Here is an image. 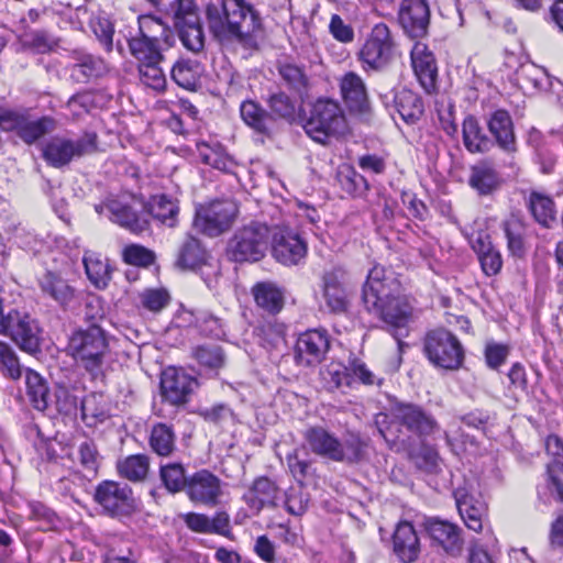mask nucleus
Segmentation results:
<instances>
[{
	"instance_id": "nucleus-1",
	"label": "nucleus",
	"mask_w": 563,
	"mask_h": 563,
	"mask_svg": "<svg viewBox=\"0 0 563 563\" xmlns=\"http://www.w3.org/2000/svg\"><path fill=\"white\" fill-rule=\"evenodd\" d=\"M394 286L395 280L386 277L384 267L374 266L363 288V300L366 309L387 325L401 351L406 345L401 338L408 334L412 307L405 297L393 295Z\"/></svg>"
},
{
	"instance_id": "nucleus-2",
	"label": "nucleus",
	"mask_w": 563,
	"mask_h": 563,
	"mask_svg": "<svg viewBox=\"0 0 563 563\" xmlns=\"http://www.w3.org/2000/svg\"><path fill=\"white\" fill-rule=\"evenodd\" d=\"M206 14L216 35L229 34L247 49L257 47L255 33L261 30V18L245 0H221L209 4Z\"/></svg>"
},
{
	"instance_id": "nucleus-3",
	"label": "nucleus",
	"mask_w": 563,
	"mask_h": 563,
	"mask_svg": "<svg viewBox=\"0 0 563 563\" xmlns=\"http://www.w3.org/2000/svg\"><path fill=\"white\" fill-rule=\"evenodd\" d=\"M139 29L128 38L131 56L136 64L163 62V52L169 46L172 32L161 19L152 14L139 16Z\"/></svg>"
},
{
	"instance_id": "nucleus-4",
	"label": "nucleus",
	"mask_w": 563,
	"mask_h": 563,
	"mask_svg": "<svg viewBox=\"0 0 563 563\" xmlns=\"http://www.w3.org/2000/svg\"><path fill=\"white\" fill-rule=\"evenodd\" d=\"M302 126L309 137L325 145L331 139L346 133L347 121L336 100L319 98L311 103Z\"/></svg>"
},
{
	"instance_id": "nucleus-5",
	"label": "nucleus",
	"mask_w": 563,
	"mask_h": 563,
	"mask_svg": "<svg viewBox=\"0 0 563 563\" xmlns=\"http://www.w3.org/2000/svg\"><path fill=\"white\" fill-rule=\"evenodd\" d=\"M68 351L79 366L98 376L109 353L106 332L99 325L79 329L71 334Z\"/></svg>"
},
{
	"instance_id": "nucleus-6",
	"label": "nucleus",
	"mask_w": 563,
	"mask_h": 563,
	"mask_svg": "<svg viewBox=\"0 0 563 563\" xmlns=\"http://www.w3.org/2000/svg\"><path fill=\"white\" fill-rule=\"evenodd\" d=\"M269 238L271 231L265 223L252 221L235 230L228 241L225 254L235 263L258 262L268 250Z\"/></svg>"
},
{
	"instance_id": "nucleus-7",
	"label": "nucleus",
	"mask_w": 563,
	"mask_h": 563,
	"mask_svg": "<svg viewBox=\"0 0 563 563\" xmlns=\"http://www.w3.org/2000/svg\"><path fill=\"white\" fill-rule=\"evenodd\" d=\"M321 309L327 313L343 316L350 312L354 289L347 271L342 266H333L324 271L320 277Z\"/></svg>"
},
{
	"instance_id": "nucleus-8",
	"label": "nucleus",
	"mask_w": 563,
	"mask_h": 563,
	"mask_svg": "<svg viewBox=\"0 0 563 563\" xmlns=\"http://www.w3.org/2000/svg\"><path fill=\"white\" fill-rule=\"evenodd\" d=\"M303 438L312 453L334 462L353 463L362 455L363 443L357 437L341 442L325 429L312 427L306 430Z\"/></svg>"
},
{
	"instance_id": "nucleus-9",
	"label": "nucleus",
	"mask_w": 563,
	"mask_h": 563,
	"mask_svg": "<svg viewBox=\"0 0 563 563\" xmlns=\"http://www.w3.org/2000/svg\"><path fill=\"white\" fill-rule=\"evenodd\" d=\"M97 150L98 135L95 132H86L78 140L54 136L43 146L42 152L48 165L60 168L74 158L90 155Z\"/></svg>"
},
{
	"instance_id": "nucleus-10",
	"label": "nucleus",
	"mask_w": 563,
	"mask_h": 563,
	"mask_svg": "<svg viewBox=\"0 0 563 563\" xmlns=\"http://www.w3.org/2000/svg\"><path fill=\"white\" fill-rule=\"evenodd\" d=\"M0 128L15 131L18 136L27 144H33L56 129L52 117H34L29 112H18L0 108Z\"/></svg>"
},
{
	"instance_id": "nucleus-11",
	"label": "nucleus",
	"mask_w": 563,
	"mask_h": 563,
	"mask_svg": "<svg viewBox=\"0 0 563 563\" xmlns=\"http://www.w3.org/2000/svg\"><path fill=\"white\" fill-rule=\"evenodd\" d=\"M424 352L432 364L444 369H457L464 358L460 341L444 329L430 331L426 335Z\"/></svg>"
},
{
	"instance_id": "nucleus-12",
	"label": "nucleus",
	"mask_w": 563,
	"mask_h": 563,
	"mask_svg": "<svg viewBox=\"0 0 563 563\" xmlns=\"http://www.w3.org/2000/svg\"><path fill=\"white\" fill-rule=\"evenodd\" d=\"M238 214L231 200H216L196 209L195 228L209 236H218L230 229Z\"/></svg>"
},
{
	"instance_id": "nucleus-13",
	"label": "nucleus",
	"mask_w": 563,
	"mask_h": 563,
	"mask_svg": "<svg viewBox=\"0 0 563 563\" xmlns=\"http://www.w3.org/2000/svg\"><path fill=\"white\" fill-rule=\"evenodd\" d=\"M393 54L394 41L390 31L386 24L378 23L361 47L358 59L365 69L380 70L389 64Z\"/></svg>"
},
{
	"instance_id": "nucleus-14",
	"label": "nucleus",
	"mask_w": 563,
	"mask_h": 563,
	"mask_svg": "<svg viewBox=\"0 0 563 563\" xmlns=\"http://www.w3.org/2000/svg\"><path fill=\"white\" fill-rule=\"evenodd\" d=\"M95 500L111 517L131 515L136 508L131 487L114 481L101 482L96 487Z\"/></svg>"
},
{
	"instance_id": "nucleus-15",
	"label": "nucleus",
	"mask_w": 563,
	"mask_h": 563,
	"mask_svg": "<svg viewBox=\"0 0 563 563\" xmlns=\"http://www.w3.org/2000/svg\"><path fill=\"white\" fill-rule=\"evenodd\" d=\"M306 240L295 230L280 227L272 235V255L285 266L299 265L307 256Z\"/></svg>"
},
{
	"instance_id": "nucleus-16",
	"label": "nucleus",
	"mask_w": 563,
	"mask_h": 563,
	"mask_svg": "<svg viewBox=\"0 0 563 563\" xmlns=\"http://www.w3.org/2000/svg\"><path fill=\"white\" fill-rule=\"evenodd\" d=\"M4 334L9 335L21 350L33 354L40 349V328L29 313L11 310L5 314Z\"/></svg>"
},
{
	"instance_id": "nucleus-17",
	"label": "nucleus",
	"mask_w": 563,
	"mask_h": 563,
	"mask_svg": "<svg viewBox=\"0 0 563 563\" xmlns=\"http://www.w3.org/2000/svg\"><path fill=\"white\" fill-rule=\"evenodd\" d=\"M223 482L208 470H200L188 477L186 494L196 504L216 507L223 496Z\"/></svg>"
},
{
	"instance_id": "nucleus-18",
	"label": "nucleus",
	"mask_w": 563,
	"mask_h": 563,
	"mask_svg": "<svg viewBox=\"0 0 563 563\" xmlns=\"http://www.w3.org/2000/svg\"><path fill=\"white\" fill-rule=\"evenodd\" d=\"M397 421L419 437H427L439 429L435 419L413 404H397L393 408Z\"/></svg>"
},
{
	"instance_id": "nucleus-19",
	"label": "nucleus",
	"mask_w": 563,
	"mask_h": 563,
	"mask_svg": "<svg viewBox=\"0 0 563 563\" xmlns=\"http://www.w3.org/2000/svg\"><path fill=\"white\" fill-rule=\"evenodd\" d=\"M399 23L411 37L427 34L430 10L426 0H404L399 8Z\"/></svg>"
},
{
	"instance_id": "nucleus-20",
	"label": "nucleus",
	"mask_w": 563,
	"mask_h": 563,
	"mask_svg": "<svg viewBox=\"0 0 563 563\" xmlns=\"http://www.w3.org/2000/svg\"><path fill=\"white\" fill-rule=\"evenodd\" d=\"M413 73L428 93L437 89L438 67L433 53L421 42H417L410 53Z\"/></svg>"
},
{
	"instance_id": "nucleus-21",
	"label": "nucleus",
	"mask_w": 563,
	"mask_h": 563,
	"mask_svg": "<svg viewBox=\"0 0 563 563\" xmlns=\"http://www.w3.org/2000/svg\"><path fill=\"white\" fill-rule=\"evenodd\" d=\"M195 384L196 380L180 368L167 367L162 373V395L172 405L185 404Z\"/></svg>"
},
{
	"instance_id": "nucleus-22",
	"label": "nucleus",
	"mask_w": 563,
	"mask_h": 563,
	"mask_svg": "<svg viewBox=\"0 0 563 563\" xmlns=\"http://www.w3.org/2000/svg\"><path fill=\"white\" fill-rule=\"evenodd\" d=\"M329 346V338L324 330H309L302 333L296 344L298 363L302 365L320 363Z\"/></svg>"
},
{
	"instance_id": "nucleus-23",
	"label": "nucleus",
	"mask_w": 563,
	"mask_h": 563,
	"mask_svg": "<svg viewBox=\"0 0 563 563\" xmlns=\"http://www.w3.org/2000/svg\"><path fill=\"white\" fill-rule=\"evenodd\" d=\"M421 552L420 540L412 523L401 521L393 534V553L401 563H413Z\"/></svg>"
},
{
	"instance_id": "nucleus-24",
	"label": "nucleus",
	"mask_w": 563,
	"mask_h": 563,
	"mask_svg": "<svg viewBox=\"0 0 563 563\" xmlns=\"http://www.w3.org/2000/svg\"><path fill=\"white\" fill-rule=\"evenodd\" d=\"M487 126L499 148L508 154L517 152L515 126L508 111H494L487 120Z\"/></svg>"
},
{
	"instance_id": "nucleus-25",
	"label": "nucleus",
	"mask_w": 563,
	"mask_h": 563,
	"mask_svg": "<svg viewBox=\"0 0 563 563\" xmlns=\"http://www.w3.org/2000/svg\"><path fill=\"white\" fill-rule=\"evenodd\" d=\"M430 538L437 542L446 553L457 555L463 548L461 530L457 526L440 519H430L426 526Z\"/></svg>"
},
{
	"instance_id": "nucleus-26",
	"label": "nucleus",
	"mask_w": 563,
	"mask_h": 563,
	"mask_svg": "<svg viewBox=\"0 0 563 563\" xmlns=\"http://www.w3.org/2000/svg\"><path fill=\"white\" fill-rule=\"evenodd\" d=\"M454 497L465 526L475 532H481L486 516L485 504L468 494L464 488H457L454 492Z\"/></svg>"
},
{
	"instance_id": "nucleus-27",
	"label": "nucleus",
	"mask_w": 563,
	"mask_h": 563,
	"mask_svg": "<svg viewBox=\"0 0 563 563\" xmlns=\"http://www.w3.org/2000/svg\"><path fill=\"white\" fill-rule=\"evenodd\" d=\"M341 95L349 109L364 113L368 110L369 100L364 80L357 74L346 73L340 81Z\"/></svg>"
},
{
	"instance_id": "nucleus-28",
	"label": "nucleus",
	"mask_w": 563,
	"mask_h": 563,
	"mask_svg": "<svg viewBox=\"0 0 563 563\" xmlns=\"http://www.w3.org/2000/svg\"><path fill=\"white\" fill-rule=\"evenodd\" d=\"M70 78L77 84H88L106 76L109 71L107 63L90 54H80L68 67Z\"/></svg>"
},
{
	"instance_id": "nucleus-29",
	"label": "nucleus",
	"mask_w": 563,
	"mask_h": 563,
	"mask_svg": "<svg viewBox=\"0 0 563 563\" xmlns=\"http://www.w3.org/2000/svg\"><path fill=\"white\" fill-rule=\"evenodd\" d=\"M277 498V486L265 476L256 478L243 496L245 504L254 514H258L265 507L276 506Z\"/></svg>"
},
{
	"instance_id": "nucleus-30",
	"label": "nucleus",
	"mask_w": 563,
	"mask_h": 563,
	"mask_svg": "<svg viewBox=\"0 0 563 563\" xmlns=\"http://www.w3.org/2000/svg\"><path fill=\"white\" fill-rule=\"evenodd\" d=\"M174 24L178 29L183 44L188 49L199 52L203 48V31L195 8L176 20Z\"/></svg>"
},
{
	"instance_id": "nucleus-31",
	"label": "nucleus",
	"mask_w": 563,
	"mask_h": 563,
	"mask_svg": "<svg viewBox=\"0 0 563 563\" xmlns=\"http://www.w3.org/2000/svg\"><path fill=\"white\" fill-rule=\"evenodd\" d=\"M95 210L99 214H103L108 211L111 221L132 232H141L145 228L137 214L129 206L119 200L111 199L107 202L96 205Z\"/></svg>"
},
{
	"instance_id": "nucleus-32",
	"label": "nucleus",
	"mask_w": 563,
	"mask_h": 563,
	"mask_svg": "<svg viewBox=\"0 0 563 563\" xmlns=\"http://www.w3.org/2000/svg\"><path fill=\"white\" fill-rule=\"evenodd\" d=\"M547 453L551 456L548 474L560 499L563 501V442L556 435H549L545 441Z\"/></svg>"
},
{
	"instance_id": "nucleus-33",
	"label": "nucleus",
	"mask_w": 563,
	"mask_h": 563,
	"mask_svg": "<svg viewBox=\"0 0 563 563\" xmlns=\"http://www.w3.org/2000/svg\"><path fill=\"white\" fill-rule=\"evenodd\" d=\"M252 294L256 305L263 310L276 314L283 309L284 294L275 284L269 282L257 283L253 286Z\"/></svg>"
},
{
	"instance_id": "nucleus-34",
	"label": "nucleus",
	"mask_w": 563,
	"mask_h": 563,
	"mask_svg": "<svg viewBox=\"0 0 563 563\" xmlns=\"http://www.w3.org/2000/svg\"><path fill=\"white\" fill-rule=\"evenodd\" d=\"M41 290L60 306L68 305L74 298V289L59 275L46 272L38 280Z\"/></svg>"
},
{
	"instance_id": "nucleus-35",
	"label": "nucleus",
	"mask_w": 563,
	"mask_h": 563,
	"mask_svg": "<svg viewBox=\"0 0 563 563\" xmlns=\"http://www.w3.org/2000/svg\"><path fill=\"white\" fill-rule=\"evenodd\" d=\"M503 230L507 239V247L511 255L521 257L525 254L526 224L519 213H511L504 222Z\"/></svg>"
},
{
	"instance_id": "nucleus-36",
	"label": "nucleus",
	"mask_w": 563,
	"mask_h": 563,
	"mask_svg": "<svg viewBox=\"0 0 563 563\" xmlns=\"http://www.w3.org/2000/svg\"><path fill=\"white\" fill-rule=\"evenodd\" d=\"M468 184L479 195H490L500 186V178L490 165L479 163L472 167Z\"/></svg>"
},
{
	"instance_id": "nucleus-37",
	"label": "nucleus",
	"mask_w": 563,
	"mask_h": 563,
	"mask_svg": "<svg viewBox=\"0 0 563 563\" xmlns=\"http://www.w3.org/2000/svg\"><path fill=\"white\" fill-rule=\"evenodd\" d=\"M527 206L533 219L540 225L551 228L555 222V206L549 196L532 191L528 197Z\"/></svg>"
},
{
	"instance_id": "nucleus-38",
	"label": "nucleus",
	"mask_w": 563,
	"mask_h": 563,
	"mask_svg": "<svg viewBox=\"0 0 563 563\" xmlns=\"http://www.w3.org/2000/svg\"><path fill=\"white\" fill-rule=\"evenodd\" d=\"M148 212L162 224L174 228L177 224L179 207L176 200L166 195L153 196L148 202Z\"/></svg>"
},
{
	"instance_id": "nucleus-39",
	"label": "nucleus",
	"mask_w": 563,
	"mask_h": 563,
	"mask_svg": "<svg viewBox=\"0 0 563 563\" xmlns=\"http://www.w3.org/2000/svg\"><path fill=\"white\" fill-rule=\"evenodd\" d=\"M463 142L471 153H483L489 150L492 142L484 133L476 118L468 115L463 121Z\"/></svg>"
},
{
	"instance_id": "nucleus-40",
	"label": "nucleus",
	"mask_w": 563,
	"mask_h": 563,
	"mask_svg": "<svg viewBox=\"0 0 563 563\" xmlns=\"http://www.w3.org/2000/svg\"><path fill=\"white\" fill-rule=\"evenodd\" d=\"M242 120L258 133L267 134L271 129L272 115L257 102L246 100L241 103Z\"/></svg>"
},
{
	"instance_id": "nucleus-41",
	"label": "nucleus",
	"mask_w": 563,
	"mask_h": 563,
	"mask_svg": "<svg viewBox=\"0 0 563 563\" xmlns=\"http://www.w3.org/2000/svg\"><path fill=\"white\" fill-rule=\"evenodd\" d=\"M517 80L522 89L529 91H543L550 87L547 70L534 64L522 65L517 71Z\"/></svg>"
},
{
	"instance_id": "nucleus-42",
	"label": "nucleus",
	"mask_w": 563,
	"mask_h": 563,
	"mask_svg": "<svg viewBox=\"0 0 563 563\" xmlns=\"http://www.w3.org/2000/svg\"><path fill=\"white\" fill-rule=\"evenodd\" d=\"M86 274L97 288H106L110 280L109 264L100 254L87 251L82 258Z\"/></svg>"
},
{
	"instance_id": "nucleus-43",
	"label": "nucleus",
	"mask_w": 563,
	"mask_h": 563,
	"mask_svg": "<svg viewBox=\"0 0 563 563\" xmlns=\"http://www.w3.org/2000/svg\"><path fill=\"white\" fill-rule=\"evenodd\" d=\"M26 394L35 409L44 411L48 406L49 393L45 379L32 369L25 371Z\"/></svg>"
},
{
	"instance_id": "nucleus-44",
	"label": "nucleus",
	"mask_w": 563,
	"mask_h": 563,
	"mask_svg": "<svg viewBox=\"0 0 563 563\" xmlns=\"http://www.w3.org/2000/svg\"><path fill=\"white\" fill-rule=\"evenodd\" d=\"M398 113L407 123L416 122L423 113L421 98L411 90L402 89L395 97Z\"/></svg>"
},
{
	"instance_id": "nucleus-45",
	"label": "nucleus",
	"mask_w": 563,
	"mask_h": 563,
	"mask_svg": "<svg viewBox=\"0 0 563 563\" xmlns=\"http://www.w3.org/2000/svg\"><path fill=\"white\" fill-rule=\"evenodd\" d=\"M200 74V64L192 60H179L172 68L173 80L187 90H195L198 87Z\"/></svg>"
},
{
	"instance_id": "nucleus-46",
	"label": "nucleus",
	"mask_w": 563,
	"mask_h": 563,
	"mask_svg": "<svg viewBox=\"0 0 563 563\" xmlns=\"http://www.w3.org/2000/svg\"><path fill=\"white\" fill-rule=\"evenodd\" d=\"M175 433L165 423H157L152 428L150 446L159 456H169L175 450Z\"/></svg>"
},
{
	"instance_id": "nucleus-47",
	"label": "nucleus",
	"mask_w": 563,
	"mask_h": 563,
	"mask_svg": "<svg viewBox=\"0 0 563 563\" xmlns=\"http://www.w3.org/2000/svg\"><path fill=\"white\" fill-rule=\"evenodd\" d=\"M150 468V460L146 455L135 454L125 457L118 463L120 475L131 482L143 481Z\"/></svg>"
},
{
	"instance_id": "nucleus-48",
	"label": "nucleus",
	"mask_w": 563,
	"mask_h": 563,
	"mask_svg": "<svg viewBox=\"0 0 563 563\" xmlns=\"http://www.w3.org/2000/svg\"><path fill=\"white\" fill-rule=\"evenodd\" d=\"M206 251L196 239L187 240L180 249L177 266L183 269H195L206 262Z\"/></svg>"
},
{
	"instance_id": "nucleus-49",
	"label": "nucleus",
	"mask_w": 563,
	"mask_h": 563,
	"mask_svg": "<svg viewBox=\"0 0 563 563\" xmlns=\"http://www.w3.org/2000/svg\"><path fill=\"white\" fill-rule=\"evenodd\" d=\"M161 479L165 488L170 493L187 490L188 477L185 475V468L180 463H168L161 466Z\"/></svg>"
},
{
	"instance_id": "nucleus-50",
	"label": "nucleus",
	"mask_w": 563,
	"mask_h": 563,
	"mask_svg": "<svg viewBox=\"0 0 563 563\" xmlns=\"http://www.w3.org/2000/svg\"><path fill=\"white\" fill-rule=\"evenodd\" d=\"M142 308L157 313L165 309L170 302V294L166 288H145L139 294Z\"/></svg>"
},
{
	"instance_id": "nucleus-51",
	"label": "nucleus",
	"mask_w": 563,
	"mask_h": 563,
	"mask_svg": "<svg viewBox=\"0 0 563 563\" xmlns=\"http://www.w3.org/2000/svg\"><path fill=\"white\" fill-rule=\"evenodd\" d=\"M322 382L327 389L335 390L343 386L351 387L347 365L330 363L321 371Z\"/></svg>"
},
{
	"instance_id": "nucleus-52",
	"label": "nucleus",
	"mask_w": 563,
	"mask_h": 563,
	"mask_svg": "<svg viewBox=\"0 0 563 563\" xmlns=\"http://www.w3.org/2000/svg\"><path fill=\"white\" fill-rule=\"evenodd\" d=\"M162 63L163 62H150L137 64L141 81L156 91H163L166 87V76L161 67Z\"/></svg>"
},
{
	"instance_id": "nucleus-53",
	"label": "nucleus",
	"mask_w": 563,
	"mask_h": 563,
	"mask_svg": "<svg viewBox=\"0 0 563 563\" xmlns=\"http://www.w3.org/2000/svg\"><path fill=\"white\" fill-rule=\"evenodd\" d=\"M148 4L156 9L165 16H170L175 22L185 13L194 9L191 0H145Z\"/></svg>"
},
{
	"instance_id": "nucleus-54",
	"label": "nucleus",
	"mask_w": 563,
	"mask_h": 563,
	"mask_svg": "<svg viewBox=\"0 0 563 563\" xmlns=\"http://www.w3.org/2000/svg\"><path fill=\"white\" fill-rule=\"evenodd\" d=\"M349 375L351 385L357 380L366 386L377 385L380 386L383 379L378 378L373 371L360 358H352L347 363Z\"/></svg>"
},
{
	"instance_id": "nucleus-55",
	"label": "nucleus",
	"mask_w": 563,
	"mask_h": 563,
	"mask_svg": "<svg viewBox=\"0 0 563 563\" xmlns=\"http://www.w3.org/2000/svg\"><path fill=\"white\" fill-rule=\"evenodd\" d=\"M283 80L295 91L303 92L308 87V77L298 65L286 63L279 66Z\"/></svg>"
},
{
	"instance_id": "nucleus-56",
	"label": "nucleus",
	"mask_w": 563,
	"mask_h": 563,
	"mask_svg": "<svg viewBox=\"0 0 563 563\" xmlns=\"http://www.w3.org/2000/svg\"><path fill=\"white\" fill-rule=\"evenodd\" d=\"M267 103L272 111V117L275 115L288 121L295 118L296 103L285 92L272 95Z\"/></svg>"
},
{
	"instance_id": "nucleus-57",
	"label": "nucleus",
	"mask_w": 563,
	"mask_h": 563,
	"mask_svg": "<svg viewBox=\"0 0 563 563\" xmlns=\"http://www.w3.org/2000/svg\"><path fill=\"white\" fill-rule=\"evenodd\" d=\"M198 363L208 369H219L224 364L222 349L218 345H201L195 351Z\"/></svg>"
},
{
	"instance_id": "nucleus-58",
	"label": "nucleus",
	"mask_w": 563,
	"mask_h": 563,
	"mask_svg": "<svg viewBox=\"0 0 563 563\" xmlns=\"http://www.w3.org/2000/svg\"><path fill=\"white\" fill-rule=\"evenodd\" d=\"M0 367L4 375L12 379L21 377L22 367L13 349L0 341Z\"/></svg>"
},
{
	"instance_id": "nucleus-59",
	"label": "nucleus",
	"mask_w": 563,
	"mask_h": 563,
	"mask_svg": "<svg viewBox=\"0 0 563 563\" xmlns=\"http://www.w3.org/2000/svg\"><path fill=\"white\" fill-rule=\"evenodd\" d=\"M21 41L23 46L40 54L49 52L55 45L54 38L45 31L26 32Z\"/></svg>"
},
{
	"instance_id": "nucleus-60",
	"label": "nucleus",
	"mask_w": 563,
	"mask_h": 563,
	"mask_svg": "<svg viewBox=\"0 0 563 563\" xmlns=\"http://www.w3.org/2000/svg\"><path fill=\"white\" fill-rule=\"evenodd\" d=\"M99 398H101V396L89 395L85 397L81 402V416L88 424L96 421H103L108 417V410L104 406L99 405Z\"/></svg>"
},
{
	"instance_id": "nucleus-61",
	"label": "nucleus",
	"mask_w": 563,
	"mask_h": 563,
	"mask_svg": "<svg viewBox=\"0 0 563 563\" xmlns=\"http://www.w3.org/2000/svg\"><path fill=\"white\" fill-rule=\"evenodd\" d=\"M309 505V497L302 487H290L286 493V510L294 516H301L306 512Z\"/></svg>"
},
{
	"instance_id": "nucleus-62",
	"label": "nucleus",
	"mask_w": 563,
	"mask_h": 563,
	"mask_svg": "<svg viewBox=\"0 0 563 563\" xmlns=\"http://www.w3.org/2000/svg\"><path fill=\"white\" fill-rule=\"evenodd\" d=\"M124 261L135 266H150L155 260L152 251L141 245H130L123 252Z\"/></svg>"
},
{
	"instance_id": "nucleus-63",
	"label": "nucleus",
	"mask_w": 563,
	"mask_h": 563,
	"mask_svg": "<svg viewBox=\"0 0 563 563\" xmlns=\"http://www.w3.org/2000/svg\"><path fill=\"white\" fill-rule=\"evenodd\" d=\"M413 462L417 467L433 473L439 467V454L431 446H421L420 450L412 455Z\"/></svg>"
},
{
	"instance_id": "nucleus-64",
	"label": "nucleus",
	"mask_w": 563,
	"mask_h": 563,
	"mask_svg": "<svg viewBox=\"0 0 563 563\" xmlns=\"http://www.w3.org/2000/svg\"><path fill=\"white\" fill-rule=\"evenodd\" d=\"M91 27L95 35L100 41V43L106 47V49L108 52L112 51L114 34L112 23L108 19L97 18L91 21Z\"/></svg>"
}]
</instances>
